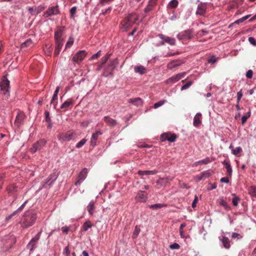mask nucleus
I'll list each match as a JSON object with an SVG mask.
<instances>
[{
    "mask_svg": "<svg viewBox=\"0 0 256 256\" xmlns=\"http://www.w3.org/2000/svg\"><path fill=\"white\" fill-rule=\"evenodd\" d=\"M114 0H100V2L102 5L104 6L106 4H108Z\"/></svg>",
    "mask_w": 256,
    "mask_h": 256,
    "instance_id": "obj_59",
    "label": "nucleus"
},
{
    "mask_svg": "<svg viewBox=\"0 0 256 256\" xmlns=\"http://www.w3.org/2000/svg\"><path fill=\"white\" fill-rule=\"evenodd\" d=\"M54 39L56 42H62V32L60 30H58L55 32Z\"/></svg>",
    "mask_w": 256,
    "mask_h": 256,
    "instance_id": "obj_31",
    "label": "nucleus"
},
{
    "mask_svg": "<svg viewBox=\"0 0 256 256\" xmlns=\"http://www.w3.org/2000/svg\"><path fill=\"white\" fill-rule=\"evenodd\" d=\"M109 57H110V55L107 54L106 56L102 58V64L100 66V67H102V65L104 64L108 61V59L109 58Z\"/></svg>",
    "mask_w": 256,
    "mask_h": 256,
    "instance_id": "obj_56",
    "label": "nucleus"
},
{
    "mask_svg": "<svg viewBox=\"0 0 256 256\" xmlns=\"http://www.w3.org/2000/svg\"><path fill=\"white\" fill-rule=\"evenodd\" d=\"M74 43V39L72 38H70L68 40L66 44V48H70Z\"/></svg>",
    "mask_w": 256,
    "mask_h": 256,
    "instance_id": "obj_52",
    "label": "nucleus"
},
{
    "mask_svg": "<svg viewBox=\"0 0 256 256\" xmlns=\"http://www.w3.org/2000/svg\"><path fill=\"white\" fill-rule=\"evenodd\" d=\"M45 53L48 56H50L52 51V48L51 46H48L47 45L44 48Z\"/></svg>",
    "mask_w": 256,
    "mask_h": 256,
    "instance_id": "obj_42",
    "label": "nucleus"
},
{
    "mask_svg": "<svg viewBox=\"0 0 256 256\" xmlns=\"http://www.w3.org/2000/svg\"><path fill=\"white\" fill-rule=\"evenodd\" d=\"M212 162V159L209 157H207L204 160H199V161L196 162V165H198V164H206L210 162Z\"/></svg>",
    "mask_w": 256,
    "mask_h": 256,
    "instance_id": "obj_32",
    "label": "nucleus"
},
{
    "mask_svg": "<svg viewBox=\"0 0 256 256\" xmlns=\"http://www.w3.org/2000/svg\"><path fill=\"white\" fill-rule=\"evenodd\" d=\"M156 183L158 184H160L162 186L166 185L168 183V181L165 180L164 178H161L156 181Z\"/></svg>",
    "mask_w": 256,
    "mask_h": 256,
    "instance_id": "obj_47",
    "label": "nucleus"
},
{
    "mask_svg": "<svg viewBox=\"0 0 256 256\" xmlns=\"http://www.w3.org/2000/svg\"><path fill=\"white\" fill-rule=\"evenodd\" d=\"M186 73L185 72L180 73L178 74H176L169 78H168L166 80V82L167 84H172V83H174L178 81L180 79L184 77V76L186 75Z\"/></svg>",
    "mask_w": 256,
    "mask_h": 256,
    "instance_id": "obj_12",
    "label": "nucleus"
},
{
    "mask_svg": "<svg viewBox=\"0 0 256 256\" xmlns=\"http://www.w3.org/2000/svg\"><path fill=\"white\" fill-rule=\"evenodd\" d=\"M157 173L156 170H139L138 174L140 176L144 175H154Z\"/></svg>",
    "mask_w": 256,
    "mask_h": 256,
    "instance_id": "obj_26",
    "label": "nucleus"
},
{
    "mask_svg": "<svg viewBox=\"0 0 256 256\" xmlns=\"http://www.w3.org/2000/svg\"><path fill=\"white\" fill-rule=\"evenodd\" d=\"M76 6H74L70 8V17L72 18H74V15L76 14Z\"/></svg>",
    "mask_w": 256,
    "mask_h": 256,
    "instance_id": "obj_54",
    "label": "nucleus"
},
{
    "mask_svg": "<svg viewBox=\"0 0 256 256\" xmlns=\"http://www.w3.org/2000/svg\"><path fill=\"white\" fill-rule=\"evenodd\" d=\"M253 72L251 70H249L246 73V76L248 78H251L252 77Z\"/></svg>",
    "mask_w": 256,
    "mask_h": 256,
    "instance_id": "obj_60",
    "label": "nucleus"
},
{
    "mask_svg": "<svg viewBox=\"0 0 256 256\" xmlns=\"http://www.w3.org/2000/svg\"><path fill=\"white\" fill-rule=\"evenodd\" d=\"M242 96V90H240L237 93V103H239V102Z\"/></svg>",
    "mask_w": 256,
    "mask_h": 256,
    "instance_id": "obj_55",
    "label": "nucleus"
},
{
    "mask_svg": "<svg viewBox=\"0 0 256 256\" xmlns=\"http://www.w3.org/2000/svg\"><path fill=\"white\" fill-rule=\"evenodd\" d=\"M92 227V224L90 220L86 222L82 226L83 230L85 232L87 231L88 228H91Z\"/></svg>",
    "mask_w": 256,
    "mask_h": 256,
    "instance_id": "obj_33",
    "label": "nucleus"
},
{
    "mask_svg": "<svg viewBox=\"0 0 256 256\" xmlns=\"http://www.w3.org/2000/svg\"><path fill=\"white\" fill-rule=\"evenodd\" d=\"M87 142V140L83 138L80 142H79L76 146V148H82Z\"/></svg>",
    "mask_w": 256,
    "mask_h": 256,
    "instance_id": "obj_46",
    "label": "nucleus"
},
{
    "mask_svg": "<svg viewBox=\"0 0 256 256\" xmlns=\"http://www.w3.org/2000/svg\"><path fill=\"white\" fill-rule=\"evenodd\" d=\"M86 54L85 50H80L73 56L72 60L75 62L78 63L84 60Z\"/></svg>",
    "mask_w": 256,
    "mask_h": 256,
    "instance_id": "obj_10",
    "label": "nucleus"
},
{
    "mask_svg": "<svg viewBox=\"0 0 256 256\" xmlns=\"http://www.w3.org/2000/svg\"><path fill=\"white\" fill-rule=\"evenodd\" d=\"M60 12V11L58 6H51L48 8L44 12L42 16L44 18H47L49 16L57 15L59 14Z\"/></svg>",
    "mask_w": 256,
    "mask_h": 256,
    "instance_id": "obj_5",
    "label": "nucleus"
},
{
    "mask_svg": "<svg viewBox=\"0 0 256 256\" xmlns=\"http://www.w3.org/2000/svg\"><path fill=\"white\" fill-rule=\"evenodd\" d=\"M202 114L201 113H197L194 117L193 124L195 127L198 128L202 124Z\"/></svg>",
    "mask_w": 256,
    "mask_h": 256,
    "instance_id": "obj_17",
    "label": "nucleus"
},
{
    "mask_svg": "<svg viewBox=\"0 0 256 256\" xmlns=\"http://www.w3.org/2000/svg\"><path fill=\"white\" fill-rule=\"evenodd\" d=\"M250 114H251V112H250V110L249 112H248L245 115V116H242V124H244L246 123V122L247 120L248 119V118H249L250 116Z\"/></svg>",
    "mask_w": 256,
    "mask_h": 256,
    "instance_id": "obj_40",
    "label": "nucleus"
},
{
    "mask_svg": "<svg viewBox=\"0 0 256 256\" xmlns=\"http://www.w3.org/2000/svg\"><path fill=\"white\" fill-rule=\"evenodd\" d=\"M16 187L14 185H10L7 187L6 190L9 194L12 193L13 191L16 190Z\"/></svg>",
    "mask_w": 256,
    "mask_h": 256,
    "instance_id": "obj_50",
    "label": "nucleus"
},
{
    "mask_svg": "<svg viewBox=\"0 0 256 256\" xmlns=\"http://www.w3.org/2000/svg\"><path fill=\"white\" fill-rule=\"evenodd\" d=\"M63 254L65 256H70V250H69V246H66L64 250Z\"/></svg>",
    "mask_w": 256,
    "mask_h": 256,
    "instance_id": "obj_53",
    "label": "nucleus"
},
{
    "mask_svg": "<svg viewBox=\"0 0 256 256\" xmlns=\"http://www.w3.org/2000/svg\"><path fill=\"white\" fill-rule=\"evenodd\" d=\"M178 4V2L177 0H172L168 4V6L172 8H176Z\"/></svg>",
    "mask_w": 256,
    "mask_h": 256,
    "instance_id": "obj_41",
    "label": "nucleus"
},
{
    "mask_svg": "<svg viewBox=\"0 0 256 256\" xmlns=\"http://www.w3.org/2000/svg\"><path fill=\"white\" fill-rule=\"evenodd\" d=\"M136 200L138 202H145L147 199V194L144 191H139L136 198Z\"/></svg>",
    "mask_w": 256,
    "mask_h": 256,
    "instance_id": "obj_15",
    "label": "nucleus"
},
{
    "mask_svg": "<svg viewBox=\"0 0 256 256\" xmlns=\"http://www.w3.org/2000/svg\"><path fill=\"white\" fill-rule=\"evenodd\" d=\"M232 196H234V198L232 199V202L234 206H237L238 205V202L240 200V198L239 197L236 196L234 194H232Z\"/></svg>",
    "mask_w": 256,
    "mask_h": 256,
    "instance_id": "obj_36",
    "label": "nucleus"
},
{
    "mask_svg": "<svg viewBox=\"0 0 256 256\" xmlns=\"http://www.w3.org/2000/svg\"><path fill=\"white\" fill-rule=\"evenodd\" d=\"M221 240L224 246L226 248L228 249L230 247V241L228 238L226 236H223Z\"/></svg>",
    "mask_w": 256,
    "mask_h": 256,
    "instance_id": "obj_28",
    "label": "nucleus"
},
{
    "mask_svg": "<svg viewBox=\"0 0 256 256\" xmlns=\"http://www.w3.org/2000/svg\"><path fill=\"white\" fill-rule=\"evenodd\" d=\"M166 206V205L164 204H154L150 205L148 206V207L150 208L158 210V209L161 208Z\"/></svg>",
    "mask_w": 256,
    "mask_h": 256,
    "instance_id": "obj_35",
    "label": "nucleus"
},
{
    "mask_svg": "<svg viewBox=\"0 0 256 256\" xmlns=\"http://www.w3.org/2000/svg\"><path fill=\"white\" fill-rule=\"evenodd\" d=\"M101 55H102V54H101V51H100H100H98L96 54H93V55L92 56V57H91L90 59H91L92 60H94V59L97 58H98V57H100Z\"/></svg>",
    "mask_w": 256,
    "mask_h": 256,
    "instance_id": "obj_57",
    "label": "nucleus"
},
{
    "mask_svg": "<svg viewBox=\"0 0 256 256\" xmlns=\"http://www.w3.org/2000/svg\"><path fill=\"white\" fill-rule=\"evenodd\" d=\"M222 164L225 166L228 174L230 176L232 170L230 164L228 162L224 160L222 162Z\"/></svg>",
    "mask_w": 256,
    "mask_h": 256,
    "instance_id": "obj_27",
    "label": "nucleus"
},
{
    "mask_svg": "<svg viewBox=\"0 0 256 256\" xmlns=\"http://www.w3.org/2000/svg\"><path fill=\"white\" fill-rule=\"evenodd\" d=\"M104 122L110 127H114L116 124V121L108 116H106L104 118Z\"/></svg>",
    "mask_w": 256,
    "mask_h": 256,
    "instance_id": "obj_18",
    "label": "nucleus"
},
{
    "mask_svg": "<svg viewBox=\"0 0 256 256\" xmlns=\"http://www.w3.org/2000/svg\"><path fill=\"white\" fill-rule=\"evenodd\" d=\"M177 137L178 136L176 134H171L170 133H164L161 136V138L163 140H168L170 142H174L176 140Z\"/></svg>",
    "mask_w": 256,
    "mask_h": 256,
    "instance_id": "obj_14",
    "label": "nucleus"
},
{
    "mask_svg": "<svg viewBox=\"0 0 256 256\" xmlns=\"http://www.w3.org/2000/svg\"><path fill=\"white\" fill-rule=\"evenodd\" d=\"M102 132L98 130V131H97L95 133L93 134L92 137L96 140H98V136L102 135Z\"/></svg>",
    "mask_w": 256,
    "mask_h": 256,
    "instance_id": "obj_58",
    "label": "nucleus"
},
{
    "mask_svg": "<svg viewBox=\"0 0 256 256\" xmlns=\"http://www.w3.org/2000/svg\"><path fill=\"white\" fill-rule=\"evenodd\" d=\"M114 63H115L114 60L110 62L108 66L105 70V72L106 73V76H108V74H112V71L114 70L116 66Z\"/></svg>",
    "mask_w": 256,
    "mask_h": 256,
    "instance_id": "obj_21",
    "label": "nucleus"
},
{
    "mask_svg": "<svg viewBox=\"0 0 256 256\" xmlns=\"http://www.w3.org/2000/svg\"><path fill=\"white\" fill-rule=\"evenodd\" d=\"M202 178H206L210 177L212 175V173L210 170L204 171L200 173Z\"/></svg>",
    "mask_w": 256,
    "mask_h": 256,
    "instance_id": "obj_38",
    "label": "nucleus"
},
{
    "mask_svg": "<svg viewBox=\"0 0 256 256\" xmlns=\"http://www.w3.org/2000/svg\"><path fill=\"white\" fill-rule=\"evenodd\" d=\"M26 204V202H24L16 210L13 212V213L8 216V218H10L12 216L16 215L18 212H20L24 208L25 204Z\"/></svg>",
    "mask_w": 256,
    "mask_h": 256,
    "instance_id": "obj_37",
    "label": "nucleus"
},
{
    "mask_svg": "<svg viewBox=\"0 0 256 256\" xmlns=\"http://www.w3.org/2000/svg\"><path fill=\"white\" fill-rule=\"evenodd\" d=\"M140 232V228H138V227L137 226H136L134 232H133V236H132L133 238H136L138 236V235Z\"/></svg>",
    "mask_w": 256,
    "mask_h": 256,
    "instance_id": "obj_48",
    "label": "nucleus"
},
{
    "mask_svg": "<svg viewBox=\"0 0 256 256\" xmlns=\"http://www.w3.org/2000/svg\"><path fill=\"white\" fill-rule=\"evenodd\" d=\"M32 42L31 39L29 38L26 40L21 44V48H26L32 46Z\"/></svg>",
    "mask_w": 256,
    "mask_h": 256,
    "instance_id": "obj_34",
    "label": "nucleus"
},
{
    "mask_svg": "<svg viewBox=\"0 0 256 256\" xmlns=\"http://www.w3.org/2000/svg\"><path fill=\"white\" fill-rule=\"evenodd\" d=\"M198 202V198L197 196L196 195L194 196V200L192 203V207L193 208H194L196 206V204Z\"/></svg>",
    "mask_w": 256,
    "mask_h": 256,
    "instance_id": "obj_64",
    "label": "nucleus"
},
{
    "mask_svg": "<svg viewBox=\"0 0 256 256\" xmlns=\"http://www.w3.org/2000/svg\"><path fill=\"white\" fill-rule=\"evenodd\" d=\"M46 141L44 139L38 141L36 143L34 144L30 149V152L32 154H34L36 151L40 150L46 145Z\"/></svg>",
    "mask_w": 256,
    "mask_h": 256,
    "instance_id": "obj_6",
    "label": "nucleus"
},
{
    "mask_svg": "<svg viewBox=\"0 0 256 256\" xmlns=\"http://www.w3.org/2000/svg\"><path fill=\"white\" fill-rule=\"evenodd\" d=\"M138 20V16L136 13L128 14L120 22V28L122 31H128Z\"/></svg>",
    "mask_w": 256,
    "mask_h": 256,
    "instance_id": "obj_2",
    "label": "nucleus"
},
{
    "mask_svg": "<svg viewBox=\"0 0 256 256\" xmlns=\"http://www.w3.org/2000/svg\"><path fill=\"white\" fill-rule=\"evenodd\" d=\"M249 193L252 196L256 197V186H252L248 189Z\"/></svg>",
    "mask_w": 256,
    "mask_h": 256,
    "instance_id": "obj_44",
    "label": "nucleus"
},
{
    "mask_svg": "<svg viewBox=\"0 0 256 256\" xmlns=\"http://www.w3.org/2000/svg\"><path fill=\"white\" fill-rule=\"evenodd\" d=\"M75 134V132L72 130H69L66 132L60 134L58 135V140L62 142H68L72 140H73V138Z\"/></svg>",
    "mask_w": 256,
    "mask_h": 256,
    "instance_id": "obj_3",
    "label": "nucleus"
},
{
    "mask_svg": "<svg viewBox=\"0 0 256 256\" xmlns=\"http://www.w3.org/2000/svg\"><path fill=\"white\" fill-rule=\"evenodd\" d=\"M166 102V100H160V101L158 102L155 103L154 106V108H159L160 106H162Z\"/></svg>",
    "mask_w": 256,
    "mask_h": 256,
    "instance_id": "obj_49",
    "label": "nucleus"
},
{
    "mask_svg": "<svg viewBox=\"0 0 256 256\" xmlns=\"http://www.w3.org/2000/svg\"><path fill=\"white\" fill-rule=\"evenodd\" d=\"M180 245L177 243H174L170 245V248L171 249H178L180 248Z\"/></svg>",
    "mask_w": 256,
    "mask_h": 256,
    "instance_id": "obj_62",
    "label": "nucleus"
},
{
    "mask_svg": "<svg viewBox=\"0 0 256 256\" xmlns=\"http://www.w3.org/2000/svg\"><path fill=\"white\" fill-rule=\"evenodd\" d=\"M192 36V32L190 30H188L180 32L177 35L179 40H190Z\"/></svg>",
    "mask_w": 256,
    "mask_h": 256,
    "instance_id": "obj_7",
    "label": "nucleus"
},
{
    "mask_svg": "<svg viewBox=\"0 0 256 256\" xmlns=\"http://www.w3.org/2000/svg\"><path fill=\"white\" fill-rule=\"evenodd\" d=\"M134 70L136 73L140 74H144L146 72V69L142 66H136L134 67Z\"/></svg>",
    "mask_w": 256,
    "mask_h": 256,
    "instance_id": "obj_23",
    "label": "nucleus"
},
{
    "mask_svg": "<svg viewBox=\"0 0 256 256\" xmlns=\"http://www.w3.org/2000/svg\"><path fill=\"white\" fill-rule=\"evenodd\" d=\"M128 102L136 106H140L143 104V100L140 98H130L128 100Z\"/></svg>",
    "mask_w": 256,
    "mask_h": 256,
    "instance_id": "obj_20",
    "label": "nucleus"
},
{
    "mask_svg": "<svg viewBox=\"0 0 256 256\" xmlns=\"http://www.w3.org/2000/svg\"><path fill=\"white\" fill-rule=\"evenodd\" d=\"M72 104V99H68L60 106L61 109H64V111L66 110Z\"/></svg>",
    "mask_w": 256,
    "mask_h": 256,
    "instance_id": "obj_25",
    "label": "nucleus"
},
{
    "mask_svg": "<svg viewBox=\"0 0 256 256\" xmlns=\"http://www.w3.org/2000/svg\"><path fill=\"white\" fill-rule=\"evenodd\" d=\"M41 232V231L38 232V234L34 238H33L27 244L26 248L30 250V252H32L35 246L38 242V241L40 239Z\"/></svg>",
    "mask_w": 256,
    "mask_h": 256,
    "instance_id": "obj_8",
    "label": "nucleus"
},
{
    "mask_svg": "<svg viewBox=\"0 0 256 256\" xmlns=\"http://www.w3.org/2000/svg\"><path fill=\"white\" fill-rule=\"evenodd\" d=\"M87 174V169L86 168H83L80 172L78 177V180L76 182H75L74 184L76 186H78V185H80L81 184V182L86 178Z\"/></svg>",
    "mask_w": 256,
    "mask_h": 256,
    "instance_id": "obj_11",
    "label": "nucleus"
},
{
    "mask_svg": "<svg viewBox=\"0 0 256 256\" xmlns=\"http://www.w3.org/2000/svg\"><path fill=\"white\" fill-rule=\"evenodd\" d=\"M37 218L36 214L32 211H26L23 214L20 224L23 228H26L32 226Z\"/></svg>",
    "mask_w": 256,
    "mask_h": 256,
    "instance_id": "obj_1",
    "label": "nucleus"
},
{
    "mask_svg": "<svg viewBox=\"0 0 256 256\" xmlns=\"http://www.w3.org/2000/svg\"><path fill=\"white\" fill-rule=\"evenodd\" d=\"M232 237L234 238L240 239L242 238V236L238 233L234 232L232 234Z\"/></svg>",
    "mask_w": 256,
    "mask_h": 256,
    "instance_id": "obj_61",
    "label": "nucleus"
},
{
    "mask_svg": "<svg viewBox=\"0 0 256 256\" xmlns=\"http://www.w3.org/2000/svg\"><path fill=\"white\" fill-rule=\"evenodd\" d=\"M208 31L202 30L198 32V34L200 36H204L206 35L207 34H208Z\"/></svg>",
    "mask_w": 256,
    "mask_h": 256,
    "instance_id": "obj_63",
    "label": "nucleus"
},
{
    "mask_svg": "<svg viewBox=\"0 0 256 256\" xmlns=\"http://www.w3.org/2000/svg\"><path fill=\"white\" fill-rule=\"evenodd\" d=\"M192 84V81H189L187 82L181 88V90H183L189 88L190 86Z\"/></svg>",
    "mask_w": 256,
    "mask_h": 256,
    "instance_id": "obj_51",
    "label": "nucleus"
},
{
    "mask_svg": "<svg viewBox=\"0 0 256 256\" xmlns=\"http://www.w3.org/2000/svg\"><path fill=\"white\" fill-rule=\"evenodd\" d=\"M250 15L249 14V15H247V16H246L236 20L234 22V24H238L240 23H241V22H244V20H247L248 18L250 17Z\"/></svg>",
    "mask_w": 256,
    "mask_h": 256,
    "instance_id": "obj_43",
    "label": "nucleus"
},
{
    "mask_svg": "<svg viewBox=\"0 0 256 256\" xmlns=\"http://www.w3.org/2000/svg\"><path fill=\"white\" fill-rule=\"evenodd\" d=\"M218 204L224 208L226 210H229L230 207L228 206L227 202L224 200L223 198H220L218 200Z\"/></svg>",
    "mask_w": 256,
    "mask_h": 256,
    "instance_id": "obj_30",
    "label": "nucleus"
},
{
    "mask_svg": "<svg viewBox=\"0 0 256 256\" xmlns=\"http://www.w3.org/2000/svg\"><path fill=\"white\" fill-rule=\"evenodd\" d=\"M158 36L163 40V42H162V44H164V42L168 43L170 45H174L176 44V40L174 38L166 36L162 34H160Z\"/></svg>",
    "mask_w": 256,
    "mask_h": 256,
    "instance_id": "obj_13",
    "label": "nucleus"
},
{
    "mask_svg": "<svg viewBox=\"0 0 256 256\" xmlns=\"http://www.w3.org/2000/svg\"><path fill=\"white\" fill-rule=\"evenodd\" d=\"M183 63L184 62L180 60H176L168 63L167 67L168 68L171 70L175 67L180 66L181 64Z\"/></svg>",
    "mask_w": 256,
    "mask_h": 256,
    "instance_id": "obj_19",
    "label": "nucleus"
},
{
    "mask_svg": "<svg viewBox=\"0 0 256 256\" xmlns=\"http://www.w3.org/2000/svg\"><path fill=\"white\" fill-rule=\"evenodd\" d=\"M94 209V202L93 201H91L87 207L88 211L90 215L92 216L93 214Z\"/></svg>",
    "mask_w": 256,
    "mask_h": 256,
    "instance_id": "obj_29",
    "label": "nucleus"
},
{
    "mask_svg": "<svg viewBox=\"0 0 256 256\" xmlns=\"http://www.w3.org/2000/svg\"><path fill=\"white\" fill-rule=\"evenodd\" d=\"M62 46H63L62 42H56V48H55L54 52V56H56L59 54L61 50V48H62Z\"/></svg>",
    "mask_w": 256,
    "mask_h": 256,
    "instance_id": "obj_24",
    "label": "nucleus"
},
{
    "mask_svg": "<svg viewBox=\"0 0 256 256\" xmlns=\"http://www.w3.org/2000/svg\"><path fill=\"white\" fill-rule=\"evenodd\" d=\"M242 152V148L240 146H238L232 150V154L235 156H238V154Z\"/></svg>",
    "mask_w": 256,
    "mask_h": 256,
    "instance_id": "obj_39",
    "label": "nucleus"
},
{
    "mask_svg": "<svg viewBox=\"0 0 256 256\" xmlns=\"http://www.w3.org/2000/svg\"><path fill=\"white\" fill-rule=\"evenodd\" d=\"M10 86V81L6 78V76H4L2 80L0 82V87L2 91L3 92V94L4 96L5 99H8L9 98V88Z\"/></svg>",
    "mask_w": 256,
    "mask_h": 256,
    "instance_id": "obj_4",
    "label": "nucleus"
},
{
    "mask_svg": "<svg viewBox=\"0 0 256 256\" xmlns=\"http://www.w3.org/2000/svg\"><path fill=\"white\" fill-rule=\"evenodd\" d=\"M158 0H149L146 6L144 8L145 12H148L154 10L156 7Z\"/></svg>",
    "mask_w": 256,
    "mask_h": 256,
    "instance_id": "obj_16",
    "label": "nucleus"
},
{
    "mask_svg": "<svg viewBox=\"0 0 256 256\" xmlns=\"http://www.w3.org/2000/svg\"><path fill=\"white\" fill-rule=\"evenodd\" d=\"M46 8V6H38L35 8L34 12H36V14H38L43 11Z\"/></svg>",
    "mask_w": 256,
    "mask_h": 256,
    "instance_id": "obj_45",
    "label": "nucleus"
},
{
    "mask_svg": "<svg viewBox=\"0 0 256 256\" xmlns=\"http://www.w3.org/2000/svg\"><path fill=\"white\" fill-rule=\"evenodd\" d=\"M26 116L24 114L23 112L18 111L14 121L15 126L19 128L20 126L22 124Z\"/></svg>",
    "mask_w": 256,
    "mask_h": 256,
    "instance_id": "obj_9",
    "label": "nucleus"
},
{
    "mask_svg": "<svg viewBox=\"0 0 256 256\" xmlns=\"http://www.w3.org/2000/svg\"><path fill=\"white\" fill-rule=\"evenodd\" d=\"M206 6L204 4H200L198 5L197 10L196 12V14L204 15L206 12Z\"/></svg>",
    "mask_w": 256,
    "mask_h": 256,
    "instance_id": "obj_22",
    "label": "nucleus"
}]
</instances>
